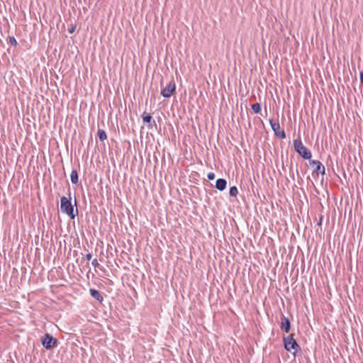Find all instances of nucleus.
Instances as JSON below:
<instances>
[{"label":"nucleus","mask_w":363,"mask_h":363,"mask_svg":"<svg viewBox=\"0 0 363 363\" xmlns=\"http://www.w3.org/2000/svg\"><path fill=\"white\" fill-rule=\"evenodd\" d=\"M71 196L69 194V197L62 196L60 199V209L61 211L67 214L71 219H74L79 213V211L77 208V201L74 200V206L76 208H74V206L71 202Z\"/></svg>","instance_id":"f257e3e1"},{"label":"nucleus","mask_w":363,"mask_h":363,"mask_svg":"<svg viewBox=\"0 0 363 363\" xmlns=\"http://www.w3.org/2000/svg\"><path fill=\"white\" fill-rule=\"evenodd\" d=\"M294 150L303 157V159H311V151L303 145L301 140H294Z\"/></svg>","instance_id":"f03ea898"},{"label":"nucleus","mask_w":363,"mask_h":363,"mask_svg":"<svg viewBox=\"0 0 363 363\" xmlns=\"http://www.w3.org/2000/svg\"><path fill=\"white\" fill-rule=\"evenodd\" d=\"M284 348L289 352H293L295 354L298 350H300V346L296 342L292 335L283 338Z\"/></svg>","instance_id":"7ed1b4c3"},{"label":"nucleus","mask_w":363,"mask_h":363,"mask_svg":"<svg viewBox=\"0 0 363 363\" xmlns=\"http://www.w3.org/2000/svg\"><path fill=\"white\" fill-rule=\"evenodd\" d=\"M42 345L47 350H51L57 346V340L49 333L45 334L42 337Z\"/></svg>","instance_id":"20e7f679"},{"label":"nucleus","mask_w":363,"mask_h":363,"mask_svg":"<svg viewBox=\"0 0 363 363\" xmlns=\"http://www.w3.org/2000/svg\"><path fill=\"white\" fill-rule=\"evenodd\" d=\"M269 123L272 129L273 130L274 135L281 139H284L286 138V134L279 125L278 122L274 121L273 119L269 120Z\"/></svg>","instance_id":"39448f33"},{"label":"nucleus","mask_w":363,"mask_h":363,"mask_svg":"<svg viewBox=\"0 0 363 363\" xmlns=\"http://www.w3.org/2000/svg\"><path fill=\"white\" fill-rule=\"evenodd\" d=\"M175 89V82L172 80L163 89H162L161 94L164 98H169Z\"/></svg>","instance_id":"423d86ee"},{"label":"nucleus","mask_w":363,"mask_h":363,"mask_svg":"<svg viewBox=\"0 0 363 363\" xmlns=\"http://www.w3.org/2000/svg\"><path fill=\"white\" fill-rule=\"evenodd\" d=\"M310 165L315 167L317 174H325V167L323 165L319 160H309Z\"/></svg>","instance_id":"0eeeda50"},{"label":"nucleus","mask_w":363,"mask_h":363,"mask_svg":"<svg viewBox=\"0 0 363 363\" xmlns=\"http://www.w3.org/2000/svg\"><path fill=\"white\" fill-rule=\"evenodd\" d=\"M281 329L286 332L289 333L291 328V323L288 318L285 317L284 315H282L281 318V324H280Z\"/></svg>","instance_id":"6e6552de"},{"label":"nucleus","mask_w":363,"mask_h":363,"mask_svg":"<svg viewBox=\"0 0 363 363\" xmlns=\"http://www.w3.org/2000/svg\"><path fill=\"white\" fill-rule=\"evenodd\" d=\"M142 118L144 123L149 124V128H152V124L155 125V121H152V118L149 113L144 112L142 115Z\"/></svg>","instance_id":"1a4fd4ad"},{"label":"nucleus","mask_w":363,"mask_h":363,"mask_svg":"<svg viewBox=\"0 0 363 363\" xmlns=\"http://www.w3.org/2000/svg\"><path fill=\"white\" fill-rule=\"evenodd\" d=\"M227 182L224 179H218L216 182V188L219 191H223L226 188Z\"/></svg>","instance_id":"9d476101"},{"label":"nucleus","mask_w":363,"mask_h":363,"mask_svg":"<svg viewBox=\"0 0 363 363\" xmlns=\"http://www.w3.org/2000/svg\"><path fill=\"white\" fill-rule=\"evenodd\" d=\"M91 296L99 301V302H102L104 300L103 296L101 295L100 292L94 289H90L89 290Z\"/></svg>","instance_id":"9b49d317"},{"label":"nucleus","mask_w":363,"mask_h":363,"mask_svg":"<svg viewBox=\"0 0 363 363\" xmlns=\"http://www.w3.org/2000/svg\"><path fill=\"white\" fill-rule=\"evenodd\" d=\"M97 137L99 138L100 141L104 142L105 140L107 139V135L106 131L102 129H98Z\"/></svg>","instance_id":"f8f14e48"},{"label":"nucleus","mask_w":363,"mask_h":363,"mask_svg":"<svg viewBox=\"0 0 363 363\" xmlns=\"http://www.w3.org/2000/svg\"><path fill=\"white\" fill-rule=\"evenodd\" d=\"M70 179L72 184H77L78 183V174L77 170L73 169L70 174Z\"/></svg>","instance_id":"ddd939ff"},{"label":"nucleus","mask_w":363,"mask_h":363,"mask_svg":"<svg viewBox=\"0 0 363 363\" xmlns=\"http://www.w3.org/2000/svg\"><path fill=\"white\" fill-rule=\"evenodd\" d=\"M252 109L255 113H258L261 111V105L259 103H256L252 105Z\"/></svg>","instance_id":"4468645a"},{"label":"nucleus","mask_w":363,"mask_h":363,"mask_svg":"<svg viewBox=\"0 0 363 363\" xmlns=\"http://www.w3.org/2000/svg\"><path fill=\"white\" fill-rule=\"evenodd\" d=\"M238 194V190L236 186H233L230 188L229 194L230 196H236Z\"/></svg>","instance_id":"2eb2a0df"},{"label":"nucleus","mask_w":363,"mask_h":363,"mask_svg":"<svg viewBox=\"0 0 363 363\" xmlns=\"http://www.w3.org/2000/svg\"><path fill=\"white\" fill-rule=\"evenodd\" d=\"M9 43L14 46L17 45V41L14 37H9Z\"/></svg>","instance_id":"dca6fc26"},{"label":"nucleus","mask_w":363,"mask_h":363,"mask_svg":"<svg viewBox=\"0 0 363 363\" xmlns=\"http://www.w3.org/2000/svg\"><path fill=\"white\" fill-rule=\"evenodd\" d=\"M207 177L209 180H213L215 179V174L213 172H209L207 174Z\"/></svg>","instance_id":"f3484780"},{"label":"nucleus","mask_w":363,"mask_h":363,"mask_svg":"<svg viewBox=\"0 0 363 363\" xmlns=\"http://www.w3.org/2000/svg\"><path fill=\"white\" fill-rule=\"evenodd\" d=\"M91 264H92L94 267H98V266L99 265V262H98V261H97V259H93V260H92V262H91Z\"/></svg>","instance_id":"a211bd4d"},{"label":"nucleus","mask_w":363,"mask_h":363,"mask_svg":"<svg viewBox=\"0 0 363 363\" xmlns=\"http://www.w3.org/2000/svg\"><path fill=\"white\" fill-rule=\"evenodd\" d=\"M75 26H72V28H68V32L69 33H73L75 30Z\"/></svg>","instance_id":"6ab92c4d"},{"label":"nucleus","mask_w":363,"mask_h":363,"mask_svg":"<svg viewBox=\"0 0 363 363\" xmlns=\"http://www.w3.org/2000/svg\"><path fill=\"white\" fill-rule=\"evenodd\" d=\"M91 257H92V255H91V253H88V254L86 255V259L87 260H90V259H91Z\"/></svg>","instance_id":"aec40b11"},{"label":"nucleus","mask_w":363,"mask_h":363,"mask_svg":"<svg viewBox=\"0 0 363 363\" xmlns=\"http://www.w3.org/2000/svg\"><path fill=\"white\" fill-rule=\"evenodd\" d=\"M360 81L363 83V72H360Z\"/></svg>","instance_id":"412c9836"},{"label":"nucleus","mask_w":363,"mask_h":363,"mask_svg":"<svg viewBox=\"0 0 363 363\" xmlns=\"http://www.w3.org/2000/svg\"><path fill=\"white\" fill-rule=\"evenodd\" d=\"M281 165H282V166H284V160H281Z\"/></svg>","instance_id":"4be33fe9"}]
</instances>
